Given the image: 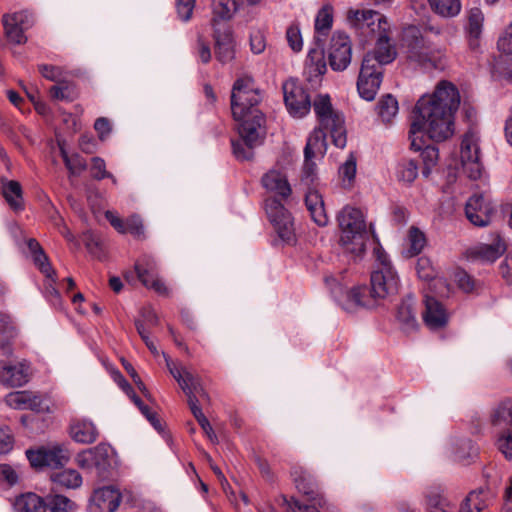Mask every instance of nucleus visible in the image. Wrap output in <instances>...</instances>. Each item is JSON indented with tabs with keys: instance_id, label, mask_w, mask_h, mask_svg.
Returning a JSON list of instances; mask_svg holds the SVG:
<instances>
[{
	"instance_id": "nucleus-48",
	"label": "nucleus",
	"mask_w": 512,
	"mask_h": 512,
	"mask_svg": "<svg viewBox=\"0 0 512 512\" xmlns=\"http://www.w3.org/2000/svg\"><path fill=\"white\" fill-rule=\"evenodd\" d=\"M333 16L330 6L322 7L315 20V30L319 33L328 31L332 26Z\"/></svg>"
},
{
	"instance_id": "nucleus-29",
	"label": "nucleus",
	"mask_w": 512,
	"mask_h": 512,
	"mask_svg": "<svg viewBox=\"0 0 512 512\" xmlns=\"http://www.w3.org/2000/svg\"><path fill=\"white\" fill-rule=\"evenodd\" d=\"M415 304V297L408 295L397 308V319L402 323L404 329H414L417 326Z\"/></svg>"
},
{
	"instance_id": "nucleus-17",
	"label": "nucleus",
	"mask_w": 512,
	"mask_h": 512,
	"mask_svg": "<svg viewBox=\"0 0 512 512\" xmlns=\"http://www.w3.org/2000/svg\"><path fill=\"white\" fill-rule=\"evenodd\" d=\"M336 286L337 290H332V295L344 310L354 312L359 307H374L370 296L366 295V287H354L348 290L342 284H336Z\"/></svg>"
},
{
	"instance_id": "nucleus-3",
	"label": "nucleus",
	"mask_w": 512,
	"mask_h": 512,
	"mask_svg": "<svg viewBox=\"0 0 512 512\" xmlns=\"http://www.w3.org/2000/svg\"><path fill=\"white\" fill-rule=\"evenodd\" d=\"M388 33L381 34L376 39L375 48L364 55L361 63L357 90L359 95L367 101H372L380 88L383 66L393 62L397 56Z\"/></svg>"
},
{
	"instance_id": "nucleus-24",
	"label": "nucleus",
	"mask_w": 512,
	"mask_h": 512,
	"mask_svg": "<svg viewBox=\"0 0 512 512\" xmlns=\"http://www.w3.org/2000/svg\"><path fill=\"white\" fill-rule=\"evenodd\" d=\"M506 243L499 234H494L491 243H481L470 249V256L486 262H494L506 251Z\"/></svg>"
},
{
	"instance_id": "nucleus-19",
	"label": "nucleus",
	"mask_w": 512,
	"mask_h": 512,
	"mask_svg": "<svg viewBox=\"0 0 512 512\" xmlns=\"http://www.w3.org/2000/svg\"><path fill=\"white\" fill-rule=\"evenodd\" d=\"M213 37L216 59L222 64L232 62L236 55V41L231 28L227 25L221 27L215 24Z\"/></svg>"
},
{
	"instance_id": "nucleus-2",
	"label": "nucleus",
	"mask_w": 512,
	"mask_h": 512,
	"mask_svg": "<svg viewBox=\"0 0 512 512\" xmlns=\"http://www.w3.org/2000/svg\"><path fill=\"white\" fill-rule=\"evenodd\" d=\"M319 127L308 138L304 148V165L300 177V185L305 192V205L312 220L321 227L328 224L329 218L325 210L322 195L317 190L318 176L313 158L323 157L327 151L326 136L330 134L333 144L344 148L347 143L346 129L343 116L336 111L329 95H318L313 102Z\"/></svg>"
},
{
	"instance_id": "nucleus-30",
	"label": "nucleus",
	"mask_w": 512,
	"mask_h": 512,
	"mask_svg": "<svg viewBox=\"0 0 512 512\" xmlns=\"http://www.w3.org/2000/svg\"><path fill=\"white\" fill-rule=\"evenodd\" d=\"M50 480L53 484L66 489H77L82 485V476L71 468L52 472Z\"/></svg>"
},
{
	"instance_id": "nucleus-50",
	"label": "nucleus",
	"mask_w": 512,
	"mask_h": 512,
	"mask_svg": "<svg viewBox=\"0 0 512 512\" xmlns=\"http://www.w3.org/2000/svg\"><path fill=\"white\" fill-rule=\"evenodd\" d=\"M29 391H16L9 393L5 397V402L13 409H25V404L29 402Z\"/></svg>"
},
{
	"instance_id": "nucleus-20",
	"label": "nucleus",
	"mask_w": 512,
	"mask_h": 512,
	"mask_svg": "<svg viewBox=\"0 0 512 512\" xmlns=\"http://www.w3.org/2000/svg\"><path fill=\"white\" fill-rule=\"evenodd\" d=\"M121 502V493L113 486H105L94 491L90 512H115Z\"/></svg>"
},
{
	"instance_id": "nucleus-37",
	"label": "nucleus",
	"mask_w": 512,
	"mask_h": 512,
	"mask_svg": "<svg viewBox=\"0 0 512 512\" xmlns=\"http://www.w3.org/2000/svg\"><path fill=\"white\" fill-rule=\"evenodd\" d=\"M180 387L186 394L188 400H192V397L194 399H199L198 396L203 399H209V396L202 387L200 381L190 372H185L184 381Z\"/></svg>"
},
{
	"instance_id": "nucleus-36",
	"label": "nucleus",
	"mask_w": 512,
	"mask_h": 512,
	"mask_svg": "<svg viewBox=\"0 0 512 512\" xmlns=\"http://www.w3.org/2000/svg\"><path fill=\"white\" fill-rule=\"evenodd\" d=\"M377 111L382 122L390 123L398 113V101L391 94H386L380 98Z\"/></svg>"
},
{
	"instance_id": "nucleus-46",
	"label": "nucleus",
	"mask_w": 512,
	"mask_h": 512,
	"mask_svg": "<svg viewBox=\"0 0 512 512\" xmlns=\"http://www.w3.org/2000/svg\"><path fill=\"white\" fill-rule=\"evenodd\" d=\"M91 176L95 180H102L104 178H109L112 180L114 184H117L116 178L106 170V163L104 159L100 157H93L91 159Z\"/></svg>"
},
{
	"instance_id": "nucleus-41",
	"label": "nucleus",
	"mask_w": 512,
	"mask_h": 512,
	"mask_svg": "<svg viewBox=\"0 0 512 512\" xmlns=\"http://www.w3.org/2000/svg\"><path fill=\"white\" fill-rule=\"evenodd\" d=\"M426 245V238L422 231L416 227H411L408 234V249L406 251L407 257H414L418 255Z\"/></svg>"
},
{
	"instance_id": "nucleus-52",
	"label": "nucleus",
	"mask_w": 512,
	"mask_h": 512,
	"mask_svg": "<svg viewBox=\"0 0 512 512\" xmlns=\"http://www.w3.org/2000/svg\"><path fill=\"white\" fill-rule=\"evenodd\" d=\"M66 168L69 170L70 175L78 176L86 170L87 163L79 154H73L71 159H67Z\"/></svg>"
},
{
	"instance_id": "nucleus-62",
	"label": "nucleus",
	"mask_w": 512,
	"mask_h": 512,
	"mask_svg": "<svg viewBox=\"0 0 512 512\" xmlns=\"http://www.w3.org/2000/svg\"><path fill=\"white\" fill-rule=\"evenodd\" d=\"M50 94L56 100H71V89L66 83H59L50 88Z\"/></svg>"
},
{
	"instance_id": "nucleus-59",
	"label": "nucleus",
	"mask_w": 512,
	"mask_h": 512,
	"mask_svg": "<svg viewBox=\"0 0 512 512\" xmlns=\"http://www.w3.org/2000/svg\"><path fill=\"white\" fill-rule=\"evenodd\" d=\"M13 447V436L8 426H0V453H7Z\"/></svg>"
},
{
	"instance_id": "nucleus-60",
	"label": "nucleus",
	"mask_w": 512,
	"mask_h": 512,
	"mask_svg": "<svg viewBox=\"0 0 512 512\" xmlns=\"http://www.w3.org/2000/svg\"><path fill=\"white\" fill-rule=\"evenodd\" d=\"M194 5L195 0H177V13L183 21H188L191 18Z\"/></svg>"
},
{
	"instance_id": "nucleus-22",
	"label": "nucleus",
	"mask_w": 512,
	"mask_h": 512,
	"mask_svg": "<svg viewBox=\"0 0 512 512\" xmlns=\"http://www.w3.org/2000/svg\"><path fill=\"white\" fill-rule=\"evenodd\" d=\"M30 365L26 361L0 365L1 381L11 387H20L29 381Z\"/></svg>"
},
{
	"instance_id": "nucleus-16",
	"label": "nucleus",
	"mask_w": 512,
	"mask_h": 512,
	"mask_svg": "<svg viewBox=\"0 0 512 512\" xmlns=\"http://www.w3.org/2000/svg\"><path fill=\"white\" fill-rule=\"evenodd\" d=\"M282 88L288 112L296 118L305 116L311 108V101L306 90L294 80L286 81Z\"/></svg>"
},
{
	"instance_id": "nucleus-4",
	"label": "nucleus",
	"mask_w": 512,
	"mask_h": 512,
	"mask_svg": "<svg viewBox=\"0 0 512 512\" xmlns=\"http://www.w3.org/2000/svg\"><path fill=\"white\" fill-rule=\"evenodd\" d=\"M340 229V244L346 251L361 255L368 239L365 217L362 211L352 206L343 207L337 214Z\"/></svg>"
},
{
	"instance_id": "nucleus-12",
	"label": "nucleus",
	"mask_w": 512,
	"mask_h": 512,
	"mask_svg": "<svg viewBox=\"0 0 512 512\" xmlns=\"http://www.w3.org/2000/svg\"><path fill=\"white\" fill-rule=\"evenodd\" d=\"M329 66L333 71L341 72L348 68L352 59V43L343 32H335L327 49Z\"/></svg>"
},
{
	"instance_id": "nucleus-44",
	"label": "nucleus",
	"mask_w": 512,
	"mask_h": 512,
	"mask_svg": "<svg viewBox=\"0 0 512 512\" xmlns=\"http://www.w3.org/2000/svg\"><path fill=\"white\" fill-rule=\"evenodd\" d=\"M484 15L480 8H471L468 14V33L470 38L478 39L482 33Z\"/></svg>"
},
{
	"instance_id": "nucleus-6",
	"label": "nucleus",
	"mask_w": 512,
	"mask_h": 512,
	"mask_svg": "<svg viewBox=\"0 0 512 512\" xmlns=\"http://www.w3.org/2000/svg\"><path fill=\"white\" fill-rule=\"evenodd\" d=\"M296 489L307 497L308 503H301L295 497L287 498L280 496V504L286 506L291 512H320L326 504L323 495L318 491L317 483L312 475L302 468H297L293 472Z\"/></svg>"
},
{
	"instance_id": "nucleus-10",
	"label": "nucleus",
	"mask_w": 512,
	"mask_h": 512,
	"mask_svg": "<svg viewBox=\"0 0 512 512\" xmlns=\"http://www.w3.org/2000/svg\"><path fill=\"white\" fill-rule=\"evenodd\" d=\"M370 283L369 296L374 306L380 300L390 299L397 295L400 288V280L394 268L384 267L383 270H373Z\"/></svg>"
},
{
	"instance_id": "nucleus-61",
	"label": "nucleus",
	"mask_w": 512,
	"mask_h": 512,
	"mask_svg": "<svg viewBox=\"0 0 512 512\" xmlns=\"http://www.w3.org/2000/svg\"><path fill=\"white\" fill-rule=\"evenodd\" d=\"M38 68H39V72L41 73V75L44 78H46L50 81L59 82L60 77L62 75V70L60 67L42 64V65H39Z\"/></svg>"
},
{
	"instance_id": "nucleus-9",
	"label": "nucleus",
	"mask_w": 512,
	"mask_h": 512,
	"mask_svg": "<svg viewBox=\"0 0 512 512\" xmlns=\"http://www.w3.org/2000/svg\"><path fill=\"white\" fill-rule=\"evenodd\" d=\"M256 120H245L239 124V140L232 141L234 156L241 161L251 160L254 156V148L262 143L265 135L264 115L256 114Z\"/></svg>"
},
{
	"instance_id": "nucleus-18",
	"label": "nucleus",
	"mask_w": 512,
	"mask_h": 512,
	"mask_svg": "<svg viewBox=\"0 0 512 512\" xmlns=\"http://www.w3.org/2000/svg\"><path fill=\"white\" fill-rule=\"evenodd\" d=\"M137 278L147 288L153 289L160 295H168L169 290L158 277L157 263L151 256L144 255L135 263Z\"/></svg>"
},
{
	"instance_id": "nucleus-45",
	"label": "nucleus",
	"mask_w": 512,
	"mask_h": 512,
	"mask_svg": "<svg viewBox=\"0 0 512 512\" xmlns=\"http://www.w3.org/2000/svg\"><path fill=\"white\" fill-rule=\"evenodd\" d=\"M213 14L222 20L230 19L237 10L235 0H213Z\"/></svg>"
},
{
	"instance_id": "nucleus-56",
	"label": "nucleus",
	"mask_w": 512,
	"mask_h": 512,
	"mask_svg": "<svg viewBox=\"0 0 512 512\" xmlns=\"http://www.w3.org/2000/svg\"><path fill=\"white\" fill-rule=\"evenodd\" d=\"M54 224H55V226L58 227L61 235L72 245V247L74 249L78 250L80 248V243L75 238V236L71 233V231L68 229V227L64 223L63 219L60 216L55 217Z\"/></svg>"
},
{
	"instance_id": "nucleus-32",
	"label": "nucleus",
	"mask_w": 512,
	"mask_h": 512,
	"mask_svg": "<svg viewBox=\"0 0 512 512\" xmlns=\"http://www.w3.org/2000/svg\"><path fill=\"white\" fill-rule=\"evenodd\" d=\"M325 54L323 49L312 48L308 52V56L306 59V70L309 75L312 76H322L327 71V65L324 60Z\"/></svg>"
},
{
	"instance_id": "nucleus-7",
	"label": "nucleus",
	"mask_w": 512,
	"mask_h": 512,
	"mask_svg": "<svg viewBox=\"0 0 512 512\" xmlns=\"http://www.w3.org/2000/svg\"><path fill=\"white\" fill-rule=\"evenodd\" d=\"M407 58L425 69L443 70L447 64L446 49L414 33L406 38Z\"/></svg>"
},
{
	"instance_id": "nucleus-55",
	"label": "nucleus",
	"mask_w": 512,
	"mask_h": 512,
	"mask_svg": "<svg viewBox=\"0 0 512 512\" xmlns=\"http://www.w3.org/2000/svg\"><path fill=\"white\" fill-rule=\"evenodd\" d=\"M83 241L89 253L100 258L101 244L98 237L94 233L87 231L83 233Z\"/></svg>"
},
{
	"instance_id": "nucleus-40",
	"label": "nucleus",
	"mask_w": 512,
	"mask_h": 512,
	"mask_svg": "<svg viewBox=\"0 0 512 512\" xmlns=\"http://www.w3.org/2000/svg\"><path fill=\"white\" fill-rule=\"evenodd\" d=\"M495 445L507 460H512V428H495Z\"/></svg>"
},
{
	"instance_id": "nucleus-33",
	"label": "nucleus",
	"mask_w": 512,
	"mask_h": 512,
	"mask_svg": "<svg viewBox=\"0 0 512 512\" xmlns=\"http://www.w3.org/2000/svg\"><path fill=\"white\" fill-rule=\"evenodd\" d=\"M45 511L51 512H76L77 505L68 497L61 494H48L45 498Z\"/></svg>"
},
{
	"instance_id": "nucleus-54",
	"label": "nucleus",
	"mask_w": 512,
	"mask_h": 512,
	"mask_svg": "<svg viewBox=\"0 0 512 512\" xmlns=\"http://www.w3.org/2000/svg\"><path fill=\"white\" fill-rule=\"evenodd\" d=\"M455 281L458 287L466 293L472 292L475 288L474 279L464 270L455 272Z\"/></svg>"
},
{
	"instance_id": "nucleus-25",
	"label": "nucleus",
	"mask_w": 512,
	"mask_h": 512,
	"mask_svg": "<svg viewBox=\"0 0 512 512\" xmlns=\"http://www.w3.org/2000/svg\"><path fill=\"white\" fill-rule=\"evenodd\" d=\"M261 182L266 190L282 197L283 199L288 198L291 194L292 190L288 179L286 175L280 171H268L263 175Z\"/></svg>"
},
{
	"instance_id": "nucleus-13",
	"label": "nucleus",
	"mask_w": 512,
	"mask_h": 512,
	"mask_svg": "<svg viewBox=\"0 0 512 512\" xmlns=\"http://www.w3.org/2000/svg\"><path fill=\"white\" fill-rule=\"evenodd\" d=\"M478 137L473 132H467L461 142L460 158L464 173L468 178L476 180L482 174Z\"/></svg>"
},
{
	"instance_id": "nucleus-57",
	"label": "nucleus",
	"mask_w": 512,
	"mask_h": 512,
	"mask_svg": "<svg viewBox=\"0 0 512 512\" xmlns=\"http://www.w3.org/2000/svg\"><path fill=\"white\" fill-rule=\"evenodd\" d=\"M135 326L138 334L140 335L141 339L146 344L147 348L151 351L152 354L158 355V350L156 348V345L154 342L150 339V332L146 327L144 326V323L140 320H135Z\"/></svg>"
},
{
	"instance_id": "nucleus-14",
	"label": "nucleus",
	"mask_w": 512,
	"mask_h": 512,
	"mask_svg": "<svg viewBox=\"0 0 512 512\" xmlns=\"http://www.w3.org/2000/svg\"><path fill=\"white\" fill-rule=\"evenodd\" d=\"M265 210L279 237L284 241H291L294 236L292 217L280 200L275 197L266 199Z\"/></svg>"
},
{
	"instance_id": "nucleus-39",
	"label": "nucleus",
	"mask_w": 512,
	"mask_h": 512,
	"mask_svg": "<svg viewBox=\"0 0 512 512\" xmlns=\"http://www.w3.org/2000/svg\"><path fill=\"white\" fill-rule=\"evenodd\" d=\"M426 504L429 512H454L451 502L438 491H430L426 495Z\"/></svg>"
},
{
	"instance_id": "nucleus-53",
	"label": "nucleus",
	"mask_w": 512,
	"mask_h": 512,
	"mask_svg": "<svg viewBox=\"0 0 512 512\" xmlns=\"http://www.w3.org/2000/svg\"><path fill=\"white\" fill-rule=\"evenodd\" d=\"M266 48L265 35L261 30H253L250 33V49L254 54H261Z\"/></svg>"
},
{
	"instance_id": "nucleus-63",
	"label": "nucleus",
	"mask_w": 512,
	"mask_h": 512,
	"mask_svg": "<svg viewBox=\"0 0 512 512\" xmlns=\"http://www.w3.org/2000/svg\"><path fill=\"white\" fill-rule=\"evenodd\" d=\"M94 129L97 131L100 140H105L111 132L110 121L105 117L96 119Z\"/></svg>"
},
{
	"instance_id": "nucleus-64",
	"label": "nucleus",
	"mask_w": 512,
	"mask_h": 512,
	"mask_svg": "<svg viewBox=\"0 0 512 512\" xmlns=\"http://www.w3.org/2000/svg\"><path fill=\"white\" fill-rule=\"evenodd\" d=\"M144 323V326L146 329L150 331L152 327H155L159 323L158 316L156 315L155 311L152 309H143L141 312V319H139Z\"/></svg>"
},
{
	"instance_id": "nucleus-38",
	"label": "nucleus",
	"mask_w": 512,
	"mask_h": 512,
	"mask_svg": "<svg viewBox=\"0 0 512 512\" xmlns=\"http://www.w3.org/2000/svg\"><path fill=\"white\" fill-rule=\"evenodd\" d=\"M365 25V32L362 33V36L367 40L372 37L377 39L381 34L389 32L387 19L379 12H376V17H371Z\"/></svg>"
},
{
	"instance_id": "nucleus-28",
	"label": "nucleus",
	"mask_w": 512,
	"mask_h": 512,
	"mask_svg": "<svg viewBox=\"0 0 512 512\" xmlns=\"http://www.w3.org/2000/svg\"><path fill=\"white\" fill-rule=\"evenodd\" d=\"M15 512H45V500L33 492L18 496L14 501Z\"/></svg>"
},
{
	"instance_id": "nucleus-21",
	"label": "nucleus",
	"mask_w": 512,
	"mask_h": 512,
	"mask_svg": "<svg viewBox=\"0 0 512 512\" xmlns=\"http://www.w3.org/2000/svg\"><path fill=\"white\" fill-rule=\"evenodd\" d=\"M425 309L422 313L423 321L429 329L437 330L445 327L449 315L443 304L436 298L425 295Z\"/></svg>"
},
{
	"instance_id": "nucleus-34",
	"label": "nucleus",
	"mask_w": 512,
	"mask_h": 512,
	"mask_svg": "<svg viewBox=\"0 0 512 512\" xmlns=\"http://www.w3.org/2000/svg\"><path fill=\"white\" fill-rule=\"evenodd\" d=\"M2 192L5 200L13 210L23 208L22 188L19 182L11 180L2 186Z\"/></svg>"
},
{
	"instance_id": "nucleus-49",
	"label": "nucleus",
	"mask_w": 512,
	"mask_h": 512,
	"mask_svg": "<svg viewBox=\"0 0 512 512\" xmlns=\"http://www.w3.org/2000/svg\"><path fill=\"white\" fill-rule=\"evenodd\" d=\"M288 45L294 52H299L303 47L302 35L297 24H291L286 31Z\"/></svg>"
},
{
	"instance_id": "nucleus-8",
	"label": "nucleus",
	"mask_w": 512,
	"mask_h": 512,
	"mask_svg": "<svg viewBox=\"0 0 512 512\" xmlns=\"http://www.w3.org/2000/svg\"><path fill=\"white\" fill-rule=\"evenodd\" d=\"M115 456L116 453L110 445L100 443L79 453L75 461L83 470L95 471L99 479L107 480L112 476L115 468Z\"/></svg>"
},
{
	"instance_id": "nucleus-11",
	"label": "nucleus",
	"mask_w": 512,
	"mask_h": 512,
	"mask_svg": "<svg viewBox=\"0 0 512 512\" xmlns=\"http://www.w3.org/2000/svg\"><path fill=\"white\" fill-rule=\"evenodd\" d=\"M27 459L34 468L64 466L70 459V452L65 445L55 444L26 451Z\"/></svg>"
},
{
	"instance_id": "nucleus-27",
	"label": "nucleus",
	"mask_w": 512,
	"mask_h": 512,
	"mask_svg": "<svg viewBox=\"0 0 512 512\" xmlns=\"http://www.w3.org/2000/svg\"><path fill=\"white\" fill-rule=\"evenodd\" d=\"M70 435L78 443L90 444L96 441L99 433L91 421L78 420L71 425Z\"/></svg>"
},
{
	"instance_id": "nucleus-5",
	"label": "nucleus",
	"mask_w": 512,
	"mask_h": 512,
	"mask_svg": "<svg viewBox=\"0 0 512 512\" xmlns=\"http://www.w3.org/2000/svg\"><path fill=\"white\" fill-rule=\"evenodd\" d=\"M260 101V91L255 87L252 77L243 76L234 82L231 93V110L236 121H255L256 114L264 115L257 107Z\"/></svg>"
},
{
	"instance_id": "nucleus-31",
	"label": "nucleus",
	"mask_w": 512,
	"mask_h": 512,
	"mask_svg": "<svg viewBox=\"0 0 512 512\" xmlns=\"http://www.w3.org/2000/svg\"><path fill=\"white\" fill-rule=\"evenodd\" d=\"M371 17H376V11L370 9L349 8L346 12L347 24L361 36L362 33L365 32V24L371 19Z\"/></svg>"
},
{
	"instance_id": "nucleus-42",
	"label": "nucleus",
	"mask_w": 512,
	"mask_h": 512,
	"mask_svg": "<svg viewBox=\"0 0 512 512\" xmlns=\"http://www.w3.org/2000/svg\"><path fill=\"white\" fill-rule=\"evenodd\" d=\"M339 177L344 188H352L356 177V159L353 155L339 167Z\"/></svg>"
},
{
	"instance_id": "nucleus-1",
	"label": "nucleus",
	"mask_w": 512,
	"mask_h": 512,
	"mask_svg": "<svg viewBox=\"0 0 512 512\" xmlns=\"http://www.w3.org/2000/svg\"><path fill=\"white\" fill-rule=\"evenodd\" d=\"M460 104L459 91L449 81H440L434 92L423 95L416 103L412 113L409 130L410 147L421 152L423 161L422 174L428 177L432 167L438 161V149L432 145H425V136L441 142L454 133L453 115Z\"/></svg>"
},
{
	"instance_id": "nucleus-15",
	"label": "nucleus",
	"mask_w": 512,
	"mask_h": 512,
	"mask_svg": "<svg viewBox=\"0 0 512 512\" xmlns=\"http://www.w3.org/2000/svg\"><path fill=\"white\" fill-rule=\"evenodd\" d=\"M2 24L8 41L21 45L27 41L24 32L33 25L32 14L28 11L7 13L2 16Z\"/></svg>"
},
{
	"instance_id": "nucleus-26",
	"label": "nucleus",
	"mask_w": 512,
	"mask_h": 512,
	"mask_svg": "<svg viewBox=\"0 0 512 512\" xmlns=\"http://www.w3.org/2000/svg\"><path fill=\"white\" fill-rule=\"evenodd\" d=\"M489 419L493 428H512V398L497 403L491 409Z\"/></svg>"
},
{
	"instance_id": "nucleus-23",
	"label": "nucleus",
	"mask_w": 512,
	"mask_h": 512,
	"mask_svg": "<svg viewBox=\"0 0 512 512\" xmlns=\"http://www.w3.org/2000/svg\"><path fill=\"white\" fill-rule=\"evenodd\" d=\"M491 208L482 195H473L466 203L465 213L468 220L475 226L483 227L489 224Z\"/></svg>"
},
{
	"instance_id": "nucleus-47",
	"label": "nucleus",
	"mask_w": 512,
	"mask_h": 512,
	"mask_svg": "<svg viewBox=\"0 0 512 512\" xmlns=\"http://www.w3.org/2000/svg\"><path fill=\"white\" fill-rule=\"evenodd\" d=\"M480 495L481 492L476 491L469 493L461 504L460 512H481L485 508V503Z\"/></svg>"
},
{
	"instance_id": "nucleus-51",
	"label": "nucleus",
	"mask_w": 512,
	"mask_h": 512,
	"mask_svg": "<svg viewBox=\"0 0 512 512\" xmlns=\"http://www.w3.org/2000/svg\"><path fill=\"white\" fill-rule=\"evenodd\" d=\"M499 51L512 55V22L505 28L497 41Z\"/></svg>"
},
{
	"instance_id": "nucleus-58",
	"label": "nucleus",
	"mask_w": 512,
	"mask_h": 512,
	"mask_svg": "<svg viewBox=\"0 0 512 512\" xmlns=\"http://www.w3.org/2000/svg\"><path fill=\"white\" fill-rule=\"evenodd\" d=\"M35 264L39 267L42 273L46 275V277H52L53 274H55L54 270L52 269L48 257L44 253V251H40L33 255Z\"/></svg>"
},
{
	"instance_id": "nucleus-35",
	"label": "nucleus",
	"mask_w": 512,
	"mask_h": 512,
	"mask_svg": "<svg viewBox=\"0 0 512 512\" xmlns=\"http://www.w3.org/2000/svg\"><path fill=\"white\" fill-rule=\"evenodd\" d=\"M433 12L444 18L457 16L461 11L460 0H428Z\"/></svg>"
},
{
	"instance_id": "nucleus-43",
	"label": "nucleus",
	"mask_w": 512,
	"mask_h": 512,
	"mask_svg": "<svg viewBox=\"0 0 512 512\" xmlns=\"http://www.w3.org/2000/svg\"><path fill=\"white\" fill-rule=\"evenodd\" d=\"M418 176V165L412 159H403L397 167V177L400 181L412 183Z\"/></svg>"
}]
</instances>
